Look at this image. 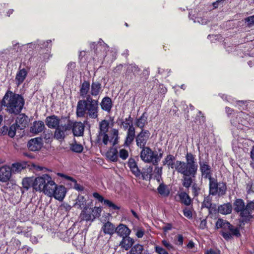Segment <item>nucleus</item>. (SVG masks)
I'll return each mask as SVG.
<instances>
[{
	"label": "nucleus",
	"mask_w": 254,
	"mask_h": 254,
	"mask_svg": "<svg viewBox=\"0 0 254 254\" xmlns=\"http://www.w3.org/2000/svg\"><path fill=\"white\" fill-rule=\"evenodd\" d=\"M47 126L51 128H55L54 137L58 140L64 139L71 131L72 122L66 119H60L53 115L46 118Z\"/></svg>",
	"instance_id": "obj_1"
},
{
	"label": "nucleus",
	"mask_w": 254,
	"mask_h": 254,
	"mask_svg": "<svg viewBox=\"0 0 254 254\" xmlns=\"http://www.w3.org/2000/svg\"><path fill=\"white\" fill-rule=\"evenodd\" d=\"M86 113L92 119H96L98 116V101L93 99L90 95L86 100L79 101L77 105L78 117H83Z\"/></svg>",
	"instance_id": "obj_2"
},
{
	"label": "nucleus",
	"mask_w": 254,
	"mask_h": 254,
	"mask_svg": "<svg viewBox=\"0 0 254 254\" xmlns=\"http://www.w3.org/2000/svg\"><path fill=\"white\" fill-rule=\"evenodd\" d=\"M1 104L2 106L6 107V110L9 113L17 114L23 108L24 100L19 95L8 91L4 95Z\"/></svg>",
	"instance_id": "obj_3"
},
{
	"label": "nucleus",
	"mask_w": 254,
	"mask_h": 254,
	"mask_svg": "<svg viewBox=\"0 0 254 254\" xmlns=\"http://www.w3.org/2000/svg\"><path fill=\"white\" fill-rule=\"evenodd\" d=\"M187 162L177 161L176 171L184 176H190L194 177L197 170V165L195 162L193 155L187 153L186 156Z\"/></svg>",
	"instance_id": "obj_4"
},
{
	"label": "nucleus",
	"mask_w": 254,
	"mask_h": 254,
	"mask_svg": "<svg viewBox=\"0 0 254 254\" xmlns=\"http://www.w3.org/2000/svg\"><path fill=\"white\" fill-rule=\"evenodd\" d=\"M162 157V154L158 155L156 152H153L148 147L142 148L140 152V158L142 161L146 163H152L154 165H156Z\"/></svg>",
	"instance_id": "obj_5"
},
{
	"label": "nucleus",
	"mask_w": 254,
	"mask_h": 254,
	"mask_svg": "<svg viewBox=\"0 0 254 254\" xmlns=\"http://www.w3.org/2000/svg\"><path fill=\"white\" fill-rule=\"evenodd\" d=\"M209 186L210 194L221 196L226 193L227 189L226 184L223 182L218 183L214 178L210 179Z\"/></svg>",
	"instance_id": "obj_6"
},
{
	"label": "nucleus",
	"mask_w": 254,
	"mask_h": 254,
	"mask_svg": "<svg viewBox=\"0 0 254 254\" xmlns=\"http://www.w3.org/2000/svg\"><path fill=\"white\" fill-rule=\"evenodd\" d=\"M248 115L246 113L240 112L235 115L231 120L233 126L238 129H242L244 126L247 125Z\"/></svg>",
	"instance_id": "obj_7"
},
{
	"label": "nucleus",
	"mask_w": 254,
	"mask_h": 254,
	"mask_svg": "<svg viewBox=\"0 0 254 254\" xmlns=\"http://www.w3.org/2000/svg\"><path fill=\"white\" fill-rule=\"evenodd\" d=\"M50 175L43 174L35 178L33 181V189L38 192H43Z\"/></svg>",
	"instance_id": "obj_8"
},
{
	"label": "nucleus",
	"mask_w": 254,
	"mask_h": 254,
	"mask_svg": "<svg viewBox=\"0 0 254 254\" xmlns=\"http://www.w3.org/2000/svg\"><path fill=\"white\" fill-rule=\"evenodd\" d=\"M216 228L218 229H223L225 231L229 230L233 235L239 237L240 235L239 230L237 228H235L226 220L222 219H218L216 223Z\"/></svg>",
	"instance_id": "obj_9"
},
{
	"label": "nucleus",
	"mask_w": 254,
	"mask_h": 254,
	"mask_svg": "<svg viewBox=\"0 0 254 254\" xmlns=\"http://www.w3.org/2000/svg\"><path fill=\"white\" fill-rule=\"evenodd\" d=\"M149 134L148 130H142L136 137V145L140 148L145 147V145L149 138Z\"/></svg>",
	"instance_id": "obj_10"
},
{
	"label": "nucleus",
	"mask_w": 254,
	"mask_h": 254,
	"mask_svg": "<svg viewBox=\"0 0 254 254\" xmlns=\"http://www.w3.org/2000/svg\"><path fill=\"white\" fill-rule=\"evenodd\" d=\"M43 143L42 138L36 137L30 140L28 143V147L32 151H38L41 149Z\"/></svg>",
	"instance_id": "obj_11"
},
{
	"label": "nucleus",
	"mask_w": 254,
	"mask_h": 254,
	"mask_svg": "<svg viewBox=\"0 0 254 254\" xmlns=\"http://www.w3.org/2000/svg\"><path fill=\"white\" fill-rule=\"evenodd\" d=\"M57 185L52 177L49 176L43 193L48 196L52 197V195L54 194V191Z\"/></svg>",
	"instance_id": "obj_12"
},
{
	"label": "nucleus",
	"mask_w": 254,
	"mask_h": 254,
	"mask_svg": "<svg viewBox=\"0 0 254 254\" xmlns=\"http://www.w3.org/2000/svg\"><path fill=\"white\" fill-rule=\"evenodd\" d=\"M53 193L54 194L52 195V197H54L55 199L59 201H62L65 196L66 190L64 186L57 185Z\"/></svg>",
	"instance_id": "obj_13"
},
{
	"label": "nucleus",
	"mask_w": 254,
	"mask_h": 254,
	"mask_svg": "<svg viewBox=\"0 0 254 254\" xmlns=\"http://www.w3.org/2000/svg\"><path fill=\"white\" fill-rule=\"evenodd\" d=\"M11 170L8 166H3L0 168V181L6 182L11 177Z\"/></svg>",
	"instance_id": "obj_14"
},
{
	"label": "nucleus",
	"mask_w": 254,
	"mask_h": 254,
	"mask_svg": "<svg viewBox=\"0 0 254 254\" xmlns=\"http://www.w3.org/2000/svg\"><path fill=\"white\" fill-rule=\"evenodd\" d=\"M79 218L80 219V221H93L94 219V216L92 215L91 212V208H90L88 207H85L80 214Z\"/></svg>",
	"instance_id": "obj_15"
},
{
	"label": "nucleus",
	"mask_w": 254,
	"mask_h": 254,
	"mask_svg": "<svg viewBox=\"0 0 254 254\" xmlns=\"http://www.w3.org/2000/svg\"><path fill=\"white\" fill-rule=\"evenodd\" d=\"M116 227L115 225L108 221L103 223L101 227V231H102L104 234L112 236L116 232Z\"/></svg>",
	"instance_id": "obj_16"
},
{
	"label": "nucleus",
	"mask_w": 254,
	"mask_h": 254,
	"mask_svg": "<svg viewBox=\"0 0 254 254\" xmlns=\"http://www.w3.org/2000/svg\"><path fill=\"white\" fill-rule=\"evenodd\" d=\"M200 169L202 176L208 178L209 180L212 179L211 177V170L210 167L206 162H199Z\"/></svg>",
	"instance_id": "obj_17"
},
{
	"label": "nucleus",
	"mask_w": 254,
	"mask_h": 254,
	"mask_svg": "<svg viewBox=\"0 0 254 254\" xmlns=\"http://www.w3.org/2000/svg\"><path fill=\"white\" fill-rule=\"evenodd\" d=\"M116 232L118 236L121 237L128 236L131 232L130 230L125 225L123 224H119L116 228Z\"/></svg>",
	"instance_id": "obj_18"
},
{
	"label": "nucleus",
	"mask_w": 254,
	"mask_h": 254,
	"mask_svg": "<svg viewBox=\"0 0 254 254\" xmlns=\"http://www.w3.org/2000/svg\"><path fill=\"white\" fill-rule=\"evenodd\" d=\"M29 119L24 114H19L16 120V125L20 129L24 128L28 125Z\"/></svg>",
	"instance_id": "obj_19"
},
{
	"label": "nucleus",
	"mask_w": 254,
	"mask_h": 254,
	"mask_svg": "<svg viewBox=\"0 0 254 254\" xmlns=\"http://www.w3.org/2000/svg\"><path fill=\"white\" fill-rule=\"evenodd\" d=\"M134 243V240L128 236L122 238V240L120 242L119 246L121 248L127 251L131 248Z\"/></svg>",
	"instance_id": "obj_20"
},
{
	"label": "nucleus",
	"mask_w": 254,
	"mask_h": 254,
	"mask_svg": "<svg viewBox=\"0 0 254 254\" xmlns=\"http://www.w3.org/2000/svg\"><path fill=\"white\" fill-rule=\"evenodd\" d=\"M73 133L75 136H81L83 134L84 126L81 122H76L73 124L72 127Z\"/></svg>",
	"instance_id": "obj_21"
},
{
	"label": "nucleus",
	"mask_w": 254,
	"mask_h": 254,
	"mask_svg": "<svg viewBox=\"0 0 254 254\" xmlns=\"http://www.w3.org/2000/svg\"><path fill=\"white\" fill-rule=\"evenodd\" d=\"M175 158L172 155H168L163 161L164 165H167L169 168L177 169V161Z\"/></svg>",
	"instance_id": "obj_22"
},
{
	"label": "nucleus",
	"mask_w": 254,
	"mask_h": 254,
	"mask_svg": "<svg viewBox=\"0 0 254 254\" xmlns=\"http://www.w3.org/2000/svg\"><path fill=\"white\" fill-rule=\"evenodd\" d=\"M44 127L45 125L43 122H34L33 125L31 127L30 132L35 134L38 133L43 130Z\"/></svg>",
	"instance_id": "obj_23"
},
{
	"label": "nucleus",
	"mask_w": 254,
	"mask_h": 254,
	"mask_svg": "<svg viewBox=\"0 0 254 254\" xmlns=\"http://www.w3.org/2000/svg\"><path fill=\"white\" fill-rule=\"evenodd\" d=\"M87 199L86 198L81 195H78L75 199V202L74 203L73 206L77 209H84L85 207H87Z\"/></svg>",
	"instance_id": "obj_24"
},
{
	"label": "nucleus",
	"mask_w": 254,
	"mask_h": 254,
	"mask_svg": "<svg viewBox=\"0 0 254 254\" xmlns=\"http://www.w3.org/2000/svg\"><path fill=\"white\" fill-rule=\"evenodd\" d=\"M106 156L110 161L116 162L118 159V151L116 148H111L107 152Z\"/></svg>",
	"instance_id": "obj_25"
},
{
	"label": "nucleus",
	"mask_w": 254,
	"mask_h": 254,
	"mask_svg": "<svg viewBox=\"0 0 254 254\" xmlns=\"http://www.w3.org/2000/svg\"><path fill=\"white\" fill-rule=\"evenodd\" d=\"M135 136V129L131 127L127 131V137L125 142V146H129L133 141Z\"/></svg>",
	"instance_id": "obj_26"
},
{
	"label": "nucleus",
	"mask_w": 254,
	"mask_h": 254,
	"mask_svg": "<svg viewBox=\"0 0 254 254\" xmlns=\"http://www.w3.org/2000/svg\"><path fill=\"white\" fill-rule=\"evenodd\" d=\"M101 106L103 110L109 112L112 107L111 98L108 97H104L101 103Z\"/></svg>",
	"instance_id": "obj_27"
},
{
	"label": "nucleus",
	"mask_w": 254,
	"mask_h": 254,
	"mask_svg": "<svg viewBox=\"0 0 254 254\" xmlns=\"http://www.w3.org/2000/svg\"><path fill=\"white\" fill-rule=\"evenodd\" d=\"M128 166L132 173L136 176L140 175V172L138 168L136 163L133 159H129L128 161Z\"/></svg>",
	"instance_id": "obj_28"
},
{
	"label": "nucleus",
	"mask_w": 254,
	"mask_h": 254,
	"mask_svg": "<svg viewBox=\"0 0 254 254\" xmlns=\"http://www.w3.org/2000/svg\"><path fill=\"white\" fill-rule=\"evenodd\" d=\"M235 210L239 213L242 217V213L245 210V205L244 201L241 199H237L234 203Z\"/></svg>",
	"instance_id": "obj_29"
},
{
	"label": "nucleus",
	"mask_w": 254,
	"mask_h": 254,
	"mask_svg": "<svg viewBox=\"0 0 254 254\" xmlns=\"http://www.w3.org/2000/svg\"><path fill=\"white\" fill-rule=\"evenodd\" d=\"M27 74L26 70L24 68L19 70L17 72L15 77V81L17 85H20L24 81Z\"/></svg>",
	"instance_id": "obj_30"
},
{
	"label": "nucleus",
	"mask_w": 254,
	"mask_h": 254,
	"mask_svg": "<svg viewBox=\"0 0 254 254\" xmlns=\"http://www.w3.org/2000/svg\"><path fill=\"white\" fill-rule=\"evenodd\" d=\"M253 210H254V202L251 201L248 203L245 207V210H244L242 213V217H249L251 216Z\"/></svg>",
	"instance_id": "obj_31"
},
{
	"label": "nucleus",
	"mask_w": 254,
	"mask_h": 254,
	"mask_svg": "<svg viewBox=\"0 0 254 254\" xmlns=\"http://www.w3.org/2000/svg\"><path fill=\"white\" fill-rule=\"evenodd\" d=\"M232 205L230 203L221 205L218 208L219 212L223 214H230L232 212Z\"/></svg>",
	"instance_id": "obj_32"
},
{
	"label": "nucleus",
	"mask_w": 254,
	"mask_h": 254,
	"mask_svg": "<svg viewBox=\"0 0 254 254\" xmlns=\"http://www.w3.org/2000/svg\"><path fill=\"white\" fill-rule=\"evenodd\" d=\"M99 127L100 135H102L103 133H107L109 127V122L106 120L102 121L100 123Z\"/></svg>",
	"instance_id": "obj_33"
},
{
	"label": "nucleus",
	"mask_w": 254,
	"mask_h": 254,
	"mask_svg": "<svg viewBox=\"0 0 254 254\" xmlns=\"http://www.w3.org/2000/svg\"><path fill=\"white\" fill-rule=\"evenodd\" d=\"M101 88V84L98 82H93L91 87V94L93 96L98 95Z\"/></svg>",
	"instance_id": "obj_34"
},
{
	"label": "nucleus",
	"mask_w": 254,
	"mask_h": 254,
	"mask_svg": "<svg viewBox=\"0 0 254 254\" xmlns=\"http://www.w3.org/2000/svg\"><path fill=\"white\" fill-rule=\"evenodd\" d=\"M25 167V165L20 163H16L12 164L10 167L11 170V173H18L20 172Z\"/></svg>",
	"instance_id": "obj_35"
},
{
	"label": "nucleus",
	"mask_w": 254,
	"mask_h": 254,
	"mask_svg": "<svg viewBox=\"0 0 254 254\" xmlns=\"http://www.w3.org/2000/svg\"><path fill=\"white\" fill-rule=\"evenodd\" d=\"M179 196L182 203L186 205H189L190 204L191 199L186 192H182L179 194Z\"/></svg>",
	"instance_id": "obj_36"
},
{
	"label": "nucleus",
	"mask_w": 254,
	"mask_h": 254,
	"mask_svg": "<svg viewBox=\"0 0 254 254\" xmlns=\"http://www.w3.org/2000/svg\"><path fill=\"white\" fill-rule=\"evenodd\" d=\"M90 88V84L87 81H84L81 85L80 90V95L82 97H85L88 93Z\"/></svg>",
	"instance_id": "obj_37"
},
{
	"label": "nucleus",
	"mask_w": 254,
	"mask_h": 254,
	"mask_svg": "<svg viewBox=\"0 0 254 254\" xmlns=\"http://www.w3.org/2000/svg\"><path fill=\"white\" fill-rule=\"evenodd\" d=\"M143 250V246L140 244H136L131 248L129 254H141Z\"/></svg>",
	"instance_id": "obj_38"
},
{
	"label": "nucleus",
	"mask_w": 254,
	"mask_h": 254,
	"mask_svg": "<svg viewBox=\"0 0 254 254\" xmlns=\"http://www.w3.org/2000/svg\"><path fill=\"white\" fill-rule=\"evenodd\" d=\"M192 177L190 176H184L182 179V185L186 188H189L192 183Z\"/></svg>",
	"instance_id": "obj_39"
},
{
	"label": "nucleus",
	"mask_w": 254,
	"mask_h": 254,
	"mask_svg": "<svg viewBox=\"0 0 254 254\" xmlns=\"http://www.w3.org/2000/svg\"><path fill=\"white\" fill-rule=\"evenodd\" d=\"M33 178H25L22 180V187L26 190H28L31 187L33 188Z\"/></svg>",
	"instance_id": "obj_40"
},
{
	"label": "nucleus",
	"mask_w": 254,
	"mask_h": 254,
	"mask_svg": "<svg viewBox=\"0 0 254 254\" xmlns=\"http://www.w3.org/2000/svg\"><path fill=\"white\" fill-rule=\"evenodd\" d=\"M147 119L143 114L139 119L136 120V125L140 128H142L147 123Z\"/></svg>",
	"instance_id": "obj_41"
},
{
	"label": "nucleus",
	"mask_w": 254,
	"mask_h": 254,
	"mask_svg": "<svg viewBox=\"0 0 254 254\" xmlns=\"http://www.w3.org/2000/svg\"><path fill=\"white\" fill-rule=\"evenodd\" d=\"M122 127L125 130L130 128L131 127H134L132 125V121L131 118L129 117L128 118H126L124 122L122 123Z\"/></svg>",
	"instance_id": "obj_42"
},
{
	"label": "nucleus",
	"mask_w": 254,
	"mask_h": 254,
	"mask_svg": "<svg viewBox=\"0 0 254 254\" xmlns=\"http://www.w3.org/2000/svg\"><path fill=\"white\" fill-rule=\"evenodd\" d=\"M152 168L148 167L145 169L142 173V176L144 180H149L152 175Z\"/></svg>",
	"instance_id": "obj_43"
},
{
	"label": "nucleus",
	"mask_w": 254,
	"mask_h": 254,
	"mask_svg": "<svg viewBox=\"0 0 254 254\" xmlns=\"http://www.w3.org/2000/svg\"><path fill=\"white\" fill-rule=\"evenodd\" d=\"M83 146L75 142L71 144L70 149L75 152L80 153L83 150Z\"/></svg>",
	"instance_id": "obj_44"
},
{
	"label": "nucleus",
	"mask_w": 254,
	"mask_h": 254,
	"mask_svg": "<svg viewBox=\"0 0 254 254\" xmlns=\"http://www.w3.org/2000/svg\"><path fill=\"white\" fill-rule=\"evenodd\" d=\"M111 132L112 135V140H113L112 144L114 145L118 143L119 135L118 130L115 128H113L111 130Z\"/></svg>",
	"instance_id": "obj_45"
},
{
	"label": "nucleus",
	"mask_w": 254,
	"mask_h": 254,
	"mask_svg": "<svg viewBox=\"0 0 254 254\" xmlns=\"http://www.w3.org/2000/svg\"><path fill=\"white\" fill-rule=\"evenodd\" d=\"M91 212L92 215L94 216V219H95L96 217H99L100 216L102 212V208L100 207L95 206L94 208H91Z\"/></svg>",
	"instance_id": "obj_46"
},
{
	"label": "nucleus",
	"mask_w": 254,
	"mask_h": 254,
	"mask_svg": "<svg viewBox=\"0 0 254 254\" xmlns=\"http://www.w3.org/2000/svg\"><path fill=\"white\" fill-rule=\"evenodd\" d=\"M157 190L158 192L161 195H167L169 193L168 190L167 189L166 187L164 185H160Z\"/></svg>",
	"instance_id": "obj_47"
},
{
	"label": "nucleus",
	"mask_w": 254,
	"mask_h": 254,
	"mask_svg": "<svg viewBox=\"0 0 254 254\" xmlns=\"http://www.w3.org/2000/svg\"><path fill=\"white\" fill-rule=\"evenodd\" d=\"M119 156L123 160H126L128 156V151L125 149H121L119 152Z\"/></svg>",
	"instance_id": "obj_48"
},
{
	"label": "nucleus",
	"mask_w": 254,
	"mask_h": 254,
	"mask_svg": "<svg viewBox=\"0 0 254 254\" xmlns=\"http://www.w3.org/2000/svg\"><path fill=\"white\" fill-rule=\"evenodd\" d=\"M103 202H104L105 204L108 205L110 207L112 208L113 209L116 210L119 209V207L118 206H117L116 204H115L112 201L109 200L104 199Z\"/></svg>",
	"instance_id": "obj_49"
},
{
	"label": "nucleus",
	"mask_w": 254,
	"mask_h": 254,
	"mask_svg": "<svg viewBox=\"0 0 254 254\" xmlns=\"http://www.w3.org/2000/svg\"><path fill=\"white\" fill-rule=\"evenodd\" d=\"M247 191L249 194L254 192V182H250L247 184Z\"/></svg>",
	"instance_id": "obj_50"
},
{
	"label": "nucleus",
	"mask_w": 254,
	"mask_h": 254,
	"mask_svg": "<svg viewBox=\"0 0 254 254\" xmlns=\"http://www.w3.org/2000/svg\"><path fill=\"white\" fill-rule=\"evenodd\" d=\"M102 135H103V142L105 145H107L109 142H113V140L109 138L107 133H103Z\"/></svg>",
	"instance_id": "obj_51"
},
{
	"label": "nucleus",
	"mask_w": 254,
	"mask_h": 254,
	"mask_svg": "<svg viewBox=\"0 0 254 254\" xmlns=\"http://www.w3.org/2000/svg\"><path fill=\"white\" fill-rule=\"evenodd\" d=\"M155 251L158 254H168V252L160 246H155Z\"/></svg>",
	"instance_id": "obj_52"
},
{
	"label": "nucleus",
	"mask_w": 254,
	"mask_h": 254,
	"mask_svg": "<svg viewBox=\"0 0 254 254\" xmlns=\"http://www.w3.org/2000/svg\"><path fill=\"white\" fill-rule=\"evenodd\" d=\"M15 132H16V127L15 126L13 125V126H11L9 129H8V135L10 137H13V136H14L15 134Z\"/></svg>",
	"instance_id": "obj_53"
},
{
	"label": "nucleus",
	"mask_w": 254,
	"mask_h": 254,
	"mask_svg": "<svg viewBox=\"0 0 254 254\" xmlns=\"http://www.w3.org/2000/svg\"><path fill=\"white\" fill-rule=\"evenodd\" d=\"M162 244L168 250H174L173 246L171 243H170L169 242L167 241L166 240H162Z\"/></svg>",
	"instance_id": "obj_54"
},
{
	"label": "nucleus",
	"mask_w": 254,
	"mask_h": 254,
	"mask_svg": "<svg viewBox=\"0 0 254 254\" xmlns=\"http://www.w3.org/2000/svg\"><path fill=\"white\" fill-rule=\"evenodd\" d=\"M162 172V168L157 167L155 168L154 170L155 177L157 178V179L158 180V178L161 176Z\"/></svg>",
	"instance_id": "obj_55"
},
{
	"label": "nucleus",
	"mask_w": 254,
	"mask_h": 254,
	"mask_svg": "<svg viewBox=\"0 0 254 254\" xmlns=\"http://www.w3.org/2000/svg\"><path fill=\"white\" fill-rule=\"evenodd\" d=\"M73 188L78 191H82L84 190V188L83 186H81L80 185L78 184L75 180L73 183Z\"/></svg>",
	"instance_id": "obj_56"
},
{
	"label": "nucleus",
	"mask_w": 254,
	"mask_h": 254,
	"mask_svg": "<svg viewBox=\"0 0 254 254\" xmlns=\"http://www.w3.org/2000/svg\"><path fill=\"white\" fill-rule=\"evenodd\" d=\"M245 21L249 26L253 25L254 24V15L246 18Z\"/></svg>",
	"instance_id": "obj_57"
},
{
	"label": "nucleus",
	"mask_w": 254,
	"mask_h": 254,
	"mask_svg": "<svg viewBox=\"0 0 254 254\" xmlns=\"http://www.w3.org/2000/svg\"><path fill=\"white\" fill-rule=\"evenodd\" d=\"M58 175L59 176L61 177H62V178H64L66 180H68L69 181H70L72 184L76 180L74 178H72V177H71L70 176L64 175V174H62V173H58Z\"/></svg>",
	"instance_id": "obj_58"
},
{
	"label": "nucleus",
	"mask_w": 254,
	"mask_h": 254,
	"mask_svg": "<svg viewBox=\"0 0 254 254\" xmlns=\"http://www.w3.org/2000/svg\"><path fill=\"white\" fill-rule=\"evenodd\" d=\"M58 175L59 176L61 177H62V178H64L66 180H68L69 181H70L72 184L76 180L74 178H72V177H71L70 176L64 175V174H62V173H58Z\"/></svg>",
	"instance_id": "obj_59"
},
{
	"label": "nucleus",
	"mask_w": 254,
	"mask_h": 254,
	"mask_svg": "<svg viewBox=\"0 0 254 254\" xmlns=\"http://www.w3.org/2000/svg\"><path fill=\"white\" fill-rule=\"evenodd\" d=\"M211 204L208 198H205L202 204L203 207L209 208L211 207Z\"/></svg>",
	"instance_id": "obj_60"
},
{
	"label": "nucleus",
	"mask_w": 254,
	"mask_h": 254,
	"mask_svg": "<svg viewBox=\"0 0 254 254\" xmlns=\"http://www.w3.org/2000/svg\"><path fill=\"white\" fill-rule=\"evenodd\" d=\"M184 215L188 218L192 217L191 212L188 208H186L183 211Z\"/></svg>",
	"instance_id": "obj_61"
},
{
	"label": "nucleus",
	"mask_w": 254,
	"mask_h": 254,
	"mask_svg": "<svg viewBox=\"0 0 254 254\" xmlns=\"http://www.w3.org/2000/svg\"><path fill=\"white\" fill-rule=\"evenodd\" d=\"M93 195L94 197L97 199L100 202H103L104 199L103 196L97 192H94Z\"/></svg>",
	"instance_id": "obj_62"
},
{
	"label": "nucleus",
	"mask_w": 254,
	"mask_h": 254,
	"mask_svg": "<svg viewBox=\"0 0 254 254\" xmlns=\"http://www.w3.org/2000/svg\"><path fill=\"white\" fill-rule=\"evenodd\" d=\"M232 235L233 234L230 231L229 232H223L222 233L223 237L226 240L230 239L232 237Z\"/></svg>",
	"instance_id": "obj_63"
},
{
	"label": "nucleus",
	"mask_w": 254,
	"mask_h": 254,
	"mask_svg": "<svg viewBox=\"0 0 254 254\" xmlns=\"http://www.w3.org/2000/svg\"><path fill=\"white\" fill-rule=\"evenodd\" d=\"M144 234V231L141 229H139L137 230L136 233V236L138 238H141L143 236Z\"/></svg>",
	"instance_id": "obj_64"
}]
</instances>
